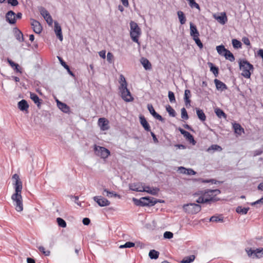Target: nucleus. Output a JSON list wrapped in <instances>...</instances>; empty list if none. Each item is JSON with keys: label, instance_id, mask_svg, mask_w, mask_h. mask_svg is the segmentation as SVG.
Segmentation results:
<instances>
[{"label": "nucleus", "instance_id": "obj_1", "mask_svg": "<svg viewBox=\"0 0 263 263\" xmlns=\"http://www.w3.org/2000/svg\"><path fill=\"white\" fill-rule=\"evenodd\" d=\"M220 193V191L218 189H206L199 191L195 194V196H198L196 202L198 203H209L211 201H218L219 199L216 196Z\"/></svg>", "mask_w": 263, "mask_h": 263}, {"label": "nucleus", "instance_id": "obj_2", "mask_svg": "<svg viewBox=\"0 0 263 263\" xmlns=\"http://www.w3.org/2000/svg\"><path fill=\"white\" fill-rule=\"evenodd\" d=\"M239 66L242 76L246 78H250L253 70V66L246 60H240Z\"/></svg>", "mask_w": 263, "mask_h": 263}, {"label": "nucleus", "instance_id": "obj_3", "mask_svg": "<svg viewBox=\"0 0 263 263\" xmlns=\"http://www.w3.org/2000/svg\"><path fill=\"white\" fill-rule=\"evenodd\" d=\"M22 190H15V193L11 196V199L15 210L17 212L23 210V199L21 195Z\"/></svg>", "mask_w": 263, "mask_h": 263}, {"label": "nucleus", "instance_id": "obj_4", "mask_svg": "<svg viewBox=\"0 0 263 263\" xmlns=\"http://www.w3.org/2000/svg\"><path fill=\"white\" fill-rule=\"evenodd\" d=\"M130 35L131 39L134 42L139 45V37L141 34V29L138 26V24L133 21L130 22Z\"/></svg>", "mask_w": 263, "mask_h": 263}, {"label": "nucleus", "instance_id": "obj_5", "mask_svg": "<svg viewBox=\"0 0 263 263\" xmlns=\"http://www.w3.org/2000/svg\"><path fill=\"white\" fill-rule=\"evenodd\" d=\"M133 200L136 205L142 206H153L157 202V201L153 197H144L141 198L140 199L133 198Z\"/></svg>", "mask_w": 263, "mask_h": 263}, {"label": "nucleus", "instance_id": "obj_6", "mask_svg": "<svg viewBox=\"0 0 263 263\" xmlns=\"http://www.w3.org/2000/svg\"><path fill=\"white\" fill-rule=\"evenodd\" d=\"M184 211L191 214H195L201 211V206L196 203H190L184 204L183 206Z\"/></svg>", "mask_w": 263, "mask_h": 263}, {"label": "nucleus", "instance_id": "obj_7", "mask_svg": "<svg viewBox=\"0 0 263 263\" xmlns=\"http://www.w3.org/2000/svg\"><path fill=\"white\" fill-rule=\"evenodd\" d=\"M94 151L97 155L103 159L107 158L110 155L109 151L104 147L95 145Z\"/></svg>", "mask_w": 263, "mask_h": 263}, {"label": "nucleus", "instance_id": "obj_8", "mask_svg": "<svg viewBox=\"0 0 263 263\" xmlns=\"http://www.w3.org/2000/svg\"><path fill=\"white\" fill-rule=\"evenodd\" d=\"M121 92V97L126 102H132L133 101L134 98L132 97L131 93L127 87L123 88L120 90Z\"/></svg>", "mask_w": 263, "mask_h": 263}, {"label": "nucleus", "instance_id": "obj_9", "mask_svg": "<svg viewBox=\"0 0 263 263\" xmlns=\"http://www.w3.org/2000/svg\"><path fill=\"white\" fill-rule=\"evenodd\" d=\"M40 12L42 16L46 21L47 23L49 25H52L53 23V20L48 11L45 8L42 7L40 9Z\"/></svg>", "mask_w": 263, "mask_h": 263}, {"label": "nucleus", "instance_id": "obj_10", "mask_svg": "<svg viewBox=\"0 0 263 263\" xmlns=\"http://www.w3.org/2000/svg\"><path fill=\"white\" fill-rule=\"evenodd\" d=\"M93 200L95 201L99 206H106L110 204V202L107 199L102 197L101 196H95Z\"/></svg>", "mask_w": 263, "mask_h": 263}, {"label": "nucleus", "instance_id": "obj_11", "mask_svg": "<svg viewBox=\"0 0 263 263\" xmlns=\"http://www.w3.org/2000/svg\"><path fill=\"white\" fill-rule=\"evenodd\" d=\"M179 130L189 142H190L193 145H195L196 144V142L194 140L193 136L189 132L181 128H179Z\"/></svg>", "mask_w": 263, "mask_h": 263}, {"label": "nucleus", "instance_id": "obj_12", "mask_svg": "<svg viewBox=\"0 0 263 263\" xmlns=\"http://www.w3.org/2000/svg\"><path fill=\"white\" fill-rule=\"evenodd\" d=\"M31 25L33 31L37 34H40L42 31V27L41 24L37 21L31 19Z\"/></svg>", "mask_w": 263, "mask_h": 263}, {"label": "nucleus", "instance_id": "obj_13", "mask_svg": "<svg viewBox=\"0 0 263 263\" xmlns=\"http://www.w3.org/2000/svg\"><path fill=\"white\" fill-rule=\"evenodd\" d=\"M98 125L102 130H108L109 128V121L104 118H100L99 119Z\"/></svg>", "mask_w": 263, "mask_h": 263}, {"label": "nucleus", "instance_id": "obj_14", "mask_svg": "<svg viewBox=\"0 0 263 263\" xmlns=\"http://www.w3.org/2000/svg\"><path fill=\"white\" fill-rule=\"evenodd\" d=\"M6 21L10 24L16 23L15 13L12 10L9 11L6 14Z\"/></svg>", "mask_w": 263, "mask_h": 263}, {"label": "nucleus", "instance_id": "obj_15", "mask_svg": "<svg viewBox=\"0 0 263 263\" xmlns=\"http://www.w3.org/2000/svg\"><path fill=\"white\" fill-rule=\"evenodd\" d=\"M12 179L15 180L14 189L15 190H22V182L20 179L19 176L15 174L12 176Z\"/></svg>", "mask_w": 263, "mask_h": 263}, {"label": "nucleus", "instance_id": "obj_16", "mask_svg": "<svg viewBox=\"0 0 263 263\" xmlns=\"http://www.w3.org/2000/svg\"><path fill=\"white\" fill-rule=\"evenodd\" d=\"M147 109L148 110H149V112L151 113V114L155 118H156V119L159 120V121H162L163 120V118L161 116H160L159 114H158V113H157L153 105L151 104H148L147 105Z\"/></svg>", "mask_w": 263, "mask_h": 263}, {"label": "nucleus", "instance_id": "obj_17", "mask_svg": "<svg viewBox=\"0 0 263 263\" xmlns=\"http://www.w3.org/2000/svg\"><path fill=\"white\" fill-rule=\"evenodd\" d=\"M54 30L57 36L61 41H63V35L62 33V29L60 24L57 22H54Z\"/></svg>", "mask_w": 263, "mask_h": 263}, {"label": "nucleus", "instance_id": "obj_18", "mask_svg": "<svg viewBox=\"0 0 263 263\" xmlns=\"http://www.w3.org/2000/svg\"><path fill=\"white\" fill-rule=\"evenodd\" d=\"M129 187L130 190L134 191L143 192V191H144L143 185L142 183L139 182L130 184Z\"/></svg>", "mask_w": 263, "mask_h": 263}, {"label": "nucleus", "instance_id": "obj_19", "mask_svg": "<svg viewBox=\"0 0 263 263\" xmlns=\"http://www.w3.org/2000/svg\"><path fill=\"white\" fill-rule=\"evenodd\" d=\"M214 82L218 90L222 91L228 89L227 86L221 81L216 79Z\"/></svg>", "mask_w": 263, "mask_h": 263}, {"label": "nucleus", "instance_id": "obj_20", "mask_svg": "<svg viewBox=\"0 0 263 263\" xmlns=\"http://www.w3.org/2000/svg\"><path fill=\"white\" fill-rule=\"evenodd\" d=\"M190 26L191 36H192L193 37L199 36V33L197 29L196 26L192 23H190Z\"/></svg>", "mask_w": 263, "mask_h": 263}, {"label": "nucleus", "instance_id": "obj_21", "mask_svg": "<svg viewBox=\"0 0 263 263\" xmlns=\"http://www.w3.org/2000/svg\"><path fill=\"white\" fill-rule=\"evenodd\" d=\"M18 108L22 111L27 110L29 105L25 100H22L18 103Z\"/></svg>", "mask_w": 263, "mask_h": 263}, {"label": "nucleus", "instance_id": "obj_22", "mask_svg": "<svg viewBox=\"0 0 263 263\" xmlns=\"http://www.w3.org/2000/svg\"><path fill=\"white\" fill-rule=\"evenodd\" d=\"M140 62L145 70H150L152 68V65L146 58H142Z\"/></svg>", "mask_w": 263, "mask_h": 263}, {"label": "nucleus", "instance_id": "obj_23", "mask_svg": "<svg viewBox=\"0 0 263 263\" xmlns=\"http://www.w3.org/2000/svg\"><path fill=\"white\" fill-rule=\"evenodd\" d=\"M57 105L60 109L65 113H67L69 111V107L65 103L60 102L57 100Z\"/></svg>", "mask_w": 263, "mask_h": 263}, {"label": "nucleus", "instance_id": "obj_24", "mask_svg": "<svg viewBox=\"0 0 263 263\" xmlns=\"http://www.w3.org/2000/svg\"><path fill=\"white\" fill-rule=\"evenodd\" d=\"M191 97V91L189 89H186L184 91V100L185 105H190L191 100L190 99Z\"/></svg>", "mask_w": 263, "mask_h": 263}, {"label": "nucleus", "instance_id": "obj_25", "mask_svg": "<svg viewBox=\"0 0 263 263\" xmlns=\"http://www.w3.org/2000/svg\"><path fill=\"white\" fill-rule=\"evenodd\" d=\"M30 98L38 107L40 106L41 100L40 99L36 94L33 92H30Z\"/></svg>", "mask_w": 263, "mask_h": 263}, {"label": "nucleus", "instance_id": "obj_26", "mask_svg": "<svg viewBox=\"0 0 263 263\" xmlns=\"http://www.w3.org/2000/svg\"><path fill=\"white\" fill-rule=\"evenodd\" d=\"M219 23L222 25L225 24L228 21V18L224 12L221 14V15L215 17Z\"/></svg>", "mask_w": 263, "mask_h": 263}, {"label": "nucleus", "instance_id": "obj_27", "mask_svg": "<svg viewBox=\"0 0 263 263\" xmlns=\"http://www.w3.org/2000/svg\"><path fill=\"white\" fill-rule=\"evenodd\" d=\"M233 126L236 134L240 135L242 133L244 132L243 128L241 127L239 124L235 123L233 124Z\"/></svg>", "mask_w": 263, "mask_h": 263}, {"label": "nucleus", "instance_id": "obj_28", "mask_svg": "<svg viewBox=\"0 0 263 263\" xmlns=\"http://www.w3.org/2000/svg\"><path fill=\"white\" fill-rule=\"evenodd\" d=\"M140 123L145 130L147 132L151 130L150 126L144 117H140Z\"/></svg>", "mask_w": 263, "mask_h": 263}, {"label": "nucleus", "instance_id": "obj_29", "mask_svg": "<svg viewBox=\"0 0 263 263\" xmlns=\"http://www.w3.org/2000/svg\"><path fill=\"white\" fill-rule=\"evenodd\" d=\"M196 110L198 118L201 121H204L206 120V116L203 110L199 108H196Z\"/></svg>", "mask_w": 263, "mask_h": 263}, {"label": "nucleus", "instance_id": "obj_30", "mask_svg": "<svg viewBox=\"0 0 263 263\" xmlns=\"http://www.w3.org/2000/svg\"><path fill=\"white\" fill-rule=\"evenodd\" d=\"M177 15L180 24L181 25L184 24L186 20L184 13L181 11H178L177 12Z\"/></svg>", "mask_w": 263, "mask_h": 263}, {"label": "nucleus", "instance_id": "obj_31", "mask_svg": "<svg viewBox=\"0 0 263 263\" xmlns=\"http://www.w3.org/2000/svg\"><path fill=\"white\" fill-rule=\"evenodd\" d=\"M119 83L120 84V86L119 87V89H122L123 88H125V87L127 86V83L125 80V77L123 74H121L120 76V80H119Z\"/></svg>", "mask_w": 263, "mask_h": 263}, {"label": "nucleus", "instance_id": "obj_32", "mask_svg": "<svg viewBox=\"0 0 263 263\" xmlns=\"http://www.w3.org/2000/svg\"><path fill=\"white\" fill-rule=\"evenodd\" d=\"M249 209V208H242L241 206H239L236 208V211L241 215H245L248 213Z\"/></svg>", "mask_w": 263, "mask_h": 263}, {"label": "nucleus", "instance_id": "obj_33", "mask_svg": "<svg viewBox=\"0 0 263 263\" xmlns=\"http://www.w3.org/2000/svg\"><path fill=\"white\" fill-rule=\"evenodd\" d=\"M263 255V248H258L254 250V256H253V258H260Z\"/></svg>", "mask_w": 263, "mask_h": 263}, {"label": "nucleus", "instance_id": "obj_34", "mask_svg": "<svg viewBox=\"0 0 263 263\" xmlns=\"http://www.w3.org/2000/svg\"><path fill=\"white\" fill-rule=\"evenodd\" d=\"M223 56H224L226 59L229 60L231 62H233L235 60V58L233 54L229 50L226 51Z\"/></svg>", "mask_w": 263, "mask_h": 263}, {"label": "nucleus", "instance_id": "obj_35", "mask_svg": "<svg viewBox=\"0 0 263 263\" xmlns=\"http://www.w3.org/2000/svg\"><path fill=\"white\" fill-rule=\"evenodd\" d=\"M103 194L104 195H106L109 197H119V195H118L117 193H115L114 192H110V191H108L107 189H104L103 190Z\"/></svg>", "mask_w": 263, "mask_h": 263}, {"label": "nucleus", "instance_id": "obj_36", "mask_svg": "<svg viewBox=\"0 0 263 263\" xmlns=\"http://www.w3.org/2000/svg\"><path fill=\"white\" fill-rule=\"evenodd\" d=\"M149 257L151 259H157L159 257V252L155 250H152L149 252Z\"/></svg>", "mask_w": 263, "mask_h": 263}, {"label": "nucleus", "instance_id": "obj_37", "mask_svg": "<svg viewBox=\"0 0 263 263\" xmlns=\"http://www.w3.org/2000/svg\"><path fill=\"white\" fill-rule=\"evenodd\" d=\"M195 258V257L194 255H190L188 256L185 257L181 261V262L182 263H191L193 262Z\"/></svg>", "mask_w": 263, "mask_h": 263}, {"label": "nucleus", "instance_id": "obj_38", "mask_svg": "<svg viewBox=\"0 0 263 263\" xmlns=\"http://www.w3.org/2000/svg\"><path fill=\"white\" fill-rule=\"evenodd\" d=\"M216 50L217 51V52L221 55H223V54L226 52V51L228 50L226 48H225L224 46L222 45H219L216 47Z\"/></svg>", "mask_w": 263, "mask_h": 263}, {"label": "nucleus", "instance_id": "obj_39", "mask_svg": "<svg viewBox=\"0 0 263 263\" xmlns=\"http://www.w3.org/2000/svg\"><path fill=\"white\" fill-rule=\"evenodd\" d=\"M166 110L171 116L173 117L176 116V114L175 110L170 105L166 106Z\"/></svg>", "mask_w": 263, "mask_h": 263}, {"label": "nucleus", "instance_id": "obj_40", "mask_svg": "<svg viewBox=\"0 0 263 263\" xmlns=\"http://www.w3.org/2000/svg\"><path fill=\"white\" fill-rule=\"evenodd\" d=\"M186 1L188 2L191 8H195L198 10H200L199 5L195 2V0H186Z\"/></svg>", "mask_w": 263, "mask_h": 263}, {"label": "nucleus", "instance_id": "obj_41", "mask_svg": "<svg viewBox=\"0 0 263 263\" xmlns=\"http://www.w3.org/2000/svg\"><path fill=\"white\" fill-rule=\"evenodd\" d=\"M215 114H216V115L218 117L221 118L222 117H223L224 118H226V114L221 109H220V108H216L215 109Z\"/></svg>", "mask_w": 263, "mask_h": 263}, {"label": "nucleus", "instance_id": "obj_42", "mask_svg": "<svg viewBox=\"0 0 263 263\" xmlns=\"http://www.w3.org/2000/svg\"><path fill=\"white\" fill-rule=\"evenodd\" d=\"M211 150L221 151L222 150V148L218 145L213 144L208 148L207 151L210 152Z\"/></svg>", "mask_w": 263, "mask_h": 263}, {"label": "nucleus", "instance_id": "obj_43", "mask_svg": "<svg viewBox=\"0 0 263 263\" xmlns=\"http://www.w3.org/2000/svg\"><path fill=\"white\" fill-rule=\"evenodd\" d=\"M57 221L60 227L62 228H65L66 227V222L63 219L60 217L57 218Z\"/></svg>", "mask_w": 263, "mask_h": 263}, {"label": "nucleus", "instance_id": "obj_44", "mask_svg": "<svg viewBox=\"0 0 263 263\" xmlns=\"http://www.w3.org/2000/svg\"><path fill=\"white\" fill-rule=\"evenodd\" d=\"M232 44H233V46L234 47V48H241V43L236 40V39H233L232 40Z\"/></svg>", "mask_w": 263, "mask_h": 263}, {"label": "nucleus", "instance_id": "obj_45", "mask_svg": "<svg viewBox=\"0 0 263 263\" xmlns=\"http://www.w3.org/2000/svg\"><path fill=\"white\" fill-rule=\"evenodd\" d=\"M168 97L171 103H175L176 102L175 95L173 92L169 91L168 92Z\"/></svg>", "mask_w": 263, "mask_h": 263}, {"label": "nucleus", "instance_id": "obj_46", "mask_svg": "<svg viewBox=\"0 0 263 263\" xmlns=\"http://www.w3.org/2000/svg\"><path fill=\"white\" fill-rule=\"evenodd\" d=\"M159 189L158 187H152L151 190H146V192L153 195L158 194Z\"/></svg>", "mask_w": 263, "mask_h": 263}, {"label": "nucleus", "instance_id": "obj_47", "mask_svg": "<svg viewBox=\"0 0 263 263\" xmlns=\"http://www.w3.org/2000/svg\"><path fill=\"white\" fill-rule=\"evenodd\" d=\"M199 36H197V37H193V39L195 41L197 45L200 48V49H201L203 48V44L199 39Z\"/></svg>", "mask_w": 263, "mask_h": 263}, {"label": "nucleus", "instance_id": "obj_48", "mask_svg": "<svg viewBox=\"0 0 263 263\" xmlns=\"http://www.w3.org/2000/svg\"><path fill=\"white\" fill-rule=\"evenodd\" d=\"M181 118L184 120H187L189 119V116L187 113V111L185 108H182L181 109Z\"/></svg>", "mask_w": 263, "mask_h": 263}, {"label": "nucleus", "instance_id": "obj_49", "mask_svg": "<svg viewBox=\"0 0 263 263\" xmlns=\"http://www.w3.org/2000/svg\"><path fill=\"white\" fill-rule=\"evenodd\" d=\"M210 221L211 222H222L223 219L219 216H213L210 218Z\"/></svg>", "mask_w": 263, "mask_h": 263}, {"label": "nucleus", "instance_id": "obj_50", "mask_svg": "<svg viewBox=\"0 0 263 263\" xmlns=\"http://www.w3.org/2000/svg\"><path fill=\"white\" fill-rule=\"evenodd\" d=\"M211 66L210 67V70L213 73V74L217 77L218 74V68L213 65L212 63H210Z\"/></svg>", "mask_w": 263, "mask_h": 263}, {"label": "nucleus", "instance_id": "obj_51", "mask_svg": "<svg viewBox=\"0 0 263 263\" xmlns=\"http://www.w3.org/2000/svg\"><path fill=\"white\" fill-rule=\"evenodd\" d=\"M40 251L43 253L45 256H49L50 254V252L49 250H45V249L43 246H40L38 247Z\"/></svg>", "mask_w": 263, "mask_h": 263}, {"label": "nucleus", "instance_id": "obj_52", "mask_svg": "<svg viewBox=\"0 0 263 263\" xmlns=\"http://www.w3.org/2000/svg\"><path fill=\"white\" fill-rule=\"evenodd\" d=\"M107 60L109 63L114 62V55L112 53L108 52L107 54Z\"/></svg>", "mask_w": 263, "mask_h": 263}, {"label": "nucleus", "instance_id": "obj_53", "mask_svg": "<svg viewBox=\"0 0 263 263\" xmlns=\"http://www.w3.org/2000/svg\"><path fill=\"white\" fill-rule=\"evenodd\" d=\"M16 38L20 42L24 41L23 34L20 31H19L17 33H16Z\"/></svg>", "mask_w": 263, "mask_h": 263}, {"label": "nucleus", "instance_id": "obj_54", "mask_svg": "<svg viewBox=\"0 0 263 263\" xmlns=\"http://www.w3.org/2000/svg\"><path fill=\"white\" fill-rule=\"evenodd\" d=\"M163 237L166 239H171L173 237V233L171 232L166 231L163 234Z\"/></svg>", "mask_w": 263, "mask_h": 263}, {"label": "nucleus", "instance_id": "obj_55", "mask_svg": "<svg viewBox=\"0 0 263 263\" xmlns=\"http://www.w3.org/2000/svg\"><path fill=\"white\" fill-rule=\"evenodd\" d=\"M7 3L12 6H16L18 4L17 0H7Z\"/></svg>", "mask_w": 263, "mask_h": 263}, {"label": "nucleus", "instance_id": "obj_56", "mask_svg": "<svg viewBox=\"0 0 263 263\" xmlns=\"http://www.w3.org/2000/svg\"><path fill=\"white\" fill-rule=\"evenodd\" d=\"M246 252H247L248 255L249 257H251L253 258V256H254V250H252V249H246Z\"/></svg>", "mask_w": 263, "mask_h": 263}, {"label": "nucleus", "instance_id": "obj_57", "mask_svg": "<svg viewBox=\"0 0 263 263\" xmlns=\"http://www.w3.org/2000/svg\"><path fill=\"white\" fill-rule=\"evenodd\" d=\"M263 153V148L254 151V156L261 155Z\"/></svg>", "mask_w": 263, "mask_h": 263}, {"label": "nucleus", "instance_id": "obj_58", "mask_svg": "<svg viewBox=\"0 0 263 263\" xmlns=\"http://www.w3.org/2000/svg\"><path fill=\"white\" fill-rule=\"evenodd\" d=\"M58 59L60 61L61 65L65 68L67 69L68 68V66L66 64V63L62 60L61 57H58Z\"/></svg>", "mask_w": 263, "mask_h": 263}, {"label": "nucleus", "instance_id": "obj_59", "mask_svg": "<svg viewBox=\"0 0 263 263\" xmlns=\"http://www.w3.org/2000/svg\"><path fill=\"white\" fill-rule=\"evenodd\" d=\"M135 243L134 242H129V241H128V242H126L125 244H124V247H125V248H132V247H133L135 246Z\"/></svg>", "mask_w": 263, "mask_h": 263}, {"label": "nucleus", "instance_id": "obj_60", "mask_svg": "<svg viewBox=\"0 0 263 263\" xmlns=\"http://www.w3.org/2000/svg\"><path fill=\"white\" fill-rule=\"evenodd\" d=\"M186 171H187L186 173V175H194L196 174V172L192 168H188L187 170H186Z\"/></svg>", "mask_w": 263, "mask_h": 263}, {"label": "nucleus", "instance_id": "obj_61", "mask_svg": "<svg viewBox=\"0 0 263 263\" xmlns=\"http://www.w3.org/2000/svg\"><path fill=\"white\" fill-rule=\"evenodd\" d=\"M13 68L16 72L22 73V71L21 70V68L18 64H16Z\"/></svg>", "mask_w": 263, "mask_h": 263}, {"label": "nucleus", "instance_id": "obj_62", "mask_svg": "<svg viewBox=\"0 0 263 263\" xmlns=\"http://www.w3.org/2000/svg\"><path fill=\"white\" fill-rule=\"evenodd\" d=\"M263 203V198L261 197L259 200L251 203V204L252 205H256L257 204H260V203Z\"/></svg>", "mask_w": 263, "mask_h": 263}, {"label": "nucleus", "instance_id": "obj_63", "mask_svg": "<svg viewBox=\"0 0 263 263\" xmlns=\"http://www.w3.org/2000/svg\"><path fill=\"white\" fill-rule=\"evenodd\" d=\"M99 54L100 57L103 59H105L106 58V51L105 50H101L99 52Z\"/></svg>", "mask_w": 263, "mask_h": 263}, {"label": "nucleus", "instance_id": "obj_64", "mask_svg": "<svg viewBox=\"0 0 263 263\" xmlns=\"http://www.w3.org/2000/svg\"><path fill=\"white\" fill-rule=\"evenodd\" d=\"M82 221H83V223L84 225H86V226L88 225L90 223V219L88 218H83Z\"/></svg>", "mask_w": 263, "mask_h": 263}]
</instances>
